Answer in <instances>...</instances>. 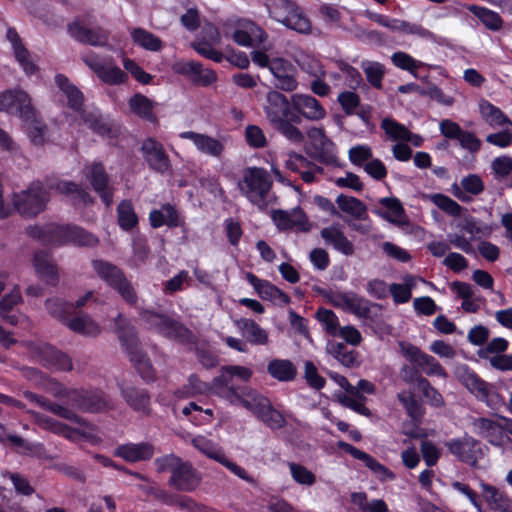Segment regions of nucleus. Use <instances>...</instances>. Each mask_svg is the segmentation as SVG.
Masks as SVG:
<instances>
[{
	"mask_svg": "<svg viewBox=\"0 0 512 512\" xmlns=\"http://www.w3.org/2000/svg\"><path fill=\"white\" fill-rule=\"evenodd\" d=\"M480 113L485 122L492 127L504 125L512 127V120L499 107L487 100L480 103Z\"/></svg>",
	"mask_w": 512,
	"mask_h": 512,
	"instance_id": "58836bf2",
	"label": "nucleus"
},
{
	"mask_svg": "<svg viewBox=\"0 0 512 512\" xmlns=\"http://www.w3.org/2000/svg\"><path fill=\"white\" fill-rule=\"evenodd\" d=\"M45 306L50 315L63 324L66 323L73 310L72 303L66 302L60 298L47 299L45 301Z\"/></svg>",
	"mask_w": 512,
	"mask_h": 512,
	"instance_id": "603ef678",
	"label": "nucleus"
},
{
	"mask_svg": "<svg viewBox=\"0 0 512 512\" xmlns=\"http://www.w3.org/2000/svg\"><path fill=\"white\" fill-rule=\"evenodd\" d=\"M179 137L192 141L201 153L212 157L219 158L224 151V145L220 140L206 134L184 131L179 134Z\"/></svg>",
	"mask_w": 512,
	"mask_h": 512,
	"instance_id": "cd10ccee",
	"label": "nucleus"
},
{
	"mask_svg": "<svg viewBox=\"0 0 512 512\" xmlns=\"http://www.w3.org/2000/svg\"><path fill=\"white\" fill-rule=\"evenodd\" d=\"M118 224H138V216L136 215L131 200H122L117 206Z\"/></svg>",
	"mask_w": 512,
	"mask_h": 512,
	"instance_id": "0e129e2a",
	"label": "nucleus"
},
{
	"mask_svg": "<svg viewBox=\"0 0 512 512\" xmlns=\"http://www.w3.org/2000/svg\"><path fill=\"white\" fill-rule=\"evenodd\" d=\"M120 394L126 404L136 412H140L145 416L150 415V394L145 389H141L132 385L118 384Z\"/></svg>",
	"mask_w": 512,
	"mask_h": 512,
	"instance_id": "393cba45",
	"label": "nucleus"
},
{
	"mask_svg": "<svg viewBox=\"0 0 512 512\" xmlns=\"http://www.w3.org/2000/svg\"><path fill=\"white\" fill-rule=\"evenodd\" d=\"M38 406L68 421L84 426H91L85 421V419H83L82 417L78 416L75 412H73L72 409L68 408L65 405L51 402L44 396H42Z\"/></svg>",
	"mask_w": 512,
	"mask_h": 512,
	"instance_id": "c03bdc74",
	"label": "nucleus"
},
{
	"mask_svg": "<svg viewBox=\"0 0 512 512\" xmlns=\"http://www.w3.org/2000/svg\"><path fill=\"white\" fill-rule=\"evenodd\" d=\"M114 405L112 399L101 391L88 392L86 400V411L88 412H102L105 410L113 409Z\"/></svg>",
	"mask_w": 512,
	"mask_h": 512,
	"instance_id": "864d4df0",
	"label": "nucleus"
},
{
	"mask_svg": "<svg viewBox=\"0 0 512 512\" xmlns=\"http://www.w3.org/2000/svg\"><path fill=\"white\" fill-rule=\"evenodd\" d=\"M272 181L264 168L250 167L243 176L240 189L246 197L258 206L266 205V198L271 189Z\"/></svg>",
	"mask_w": 512,
	"mask_h": 512,
	"instance_id": "9b49d317",
	"label": "nucleus"
},
{
	"mask_svg": "<svg viewBox=\"0 0 512 512\" xmlns=\"http://www.w3.org/2000/svg\"><path fill=\"white\" fill-rule=\"evenodd\" d=\"M292 478L299 484L311 486L315 483V475L305 466L294 462L289 463Z\"/></svg>",
	"mask_w": 512,
	"mask_h": 512,
	"instance_id": "69168bd1",
	"label": "nucleus"
},
{
	"mask_svg": "<svg viewBox=\"0 0 512 512\" xmlns=\"http://www.w3.org/2000/svg\"><path fill=\"white\" fill-rule=\"evenodd\" d=\"M460 184L463 191L459 187L455 186L454 195L463 202L470 199L464 192L476 196L481 194L485 188L482 178L477 174H469L463 177Z\"/></svg>",
	"mask_w": 512,
	"mask_h": 512,
	"instance_id": "a19ab883",
	"label": "nucleus"
},
{
	"mask_svg": "<svg viewBox=\"0 0 512 512\" xmlns=\"http://www.w3.org/2000/svg\"><path fill=\"white\" fill-rule=\"evenodd\" d=\"M96 75L106 84L120 85L126 82L127 74L118 66H98Z\"/></svg>",
	"mask_w": 512,
	"mask_h": 512,
	"instance_id": "5fc2aeb1",
	"label": "nucleus"
},
{
	"mask_svg": "<svg viewBox=\"0 0 512 512\" xmlns=\"http://www.w3.org/2000/svg\"><path fill=\"white\" fill-rule=\"evenodd\" d=\"M114 325L120 343L130 355V360L138 369L141 377L144 379L151 378L152 366L146 353L141 349V343L134 325L121 313L114 319Z\"/></svg>",
	"mask_w": 512,
	"mask_h": 512,
	"instance_id": "39448f33",
	"label": "nucleus"
},
{
	"mask_svg": "<svg viewBox=\"0 0 512 512\" xmlns=\"http://www.w3.org/2000/svg\"><path fill=\"white\" fill-rule=\"evenodd\" d=\"M92 266L97 275L115 290L127 304L136 305L138 301L137 292L123 270L104 260H94Z\"/></svg>",
	"mask_w": 512,
	"mask_h": 512,
	"instance_id": "6e6552de",
	"label": "nucleus"
},
{
	"mask_svg": "<svg viewBox=\"0 0 512 512\" xmlns=\"http://www.w3.org/2000/svg\"><path fill=\"white\" fill-rule=\"evenodd\" d=\"M124 68L141 84L148 85L153 76L147 73L135 60L126 58L123 61Z\"/></svg>",
	"mask_w": 512,
	"mask_h": 512,
	"instance_id": "774afa93",
	"label": "nucleus"
},
{
	"mask_svg": "<svg viewBox=\"0 0 512 512\" xmlns=\"http://www.w3.org/2000/svg\"><path fill=\"white\" fill-rule=\"evenodd\" d=\"M371 303L354 292H346L344 299V310H347L358 317L366 318L370 314Z\"/></svg>",
	"mask_w": 512,
	"mask_h": 512,
	"instance_id": "de8ad7c7",
	"label": "nucleus"
},
{
	"mask_svg": "<svg viewBox=\"0 0 512 512\" xmlns=\"http://www.w3.org/2000/svg\"><path fill=\"white\" fill-rule=\"evenodd\" d=\"M439 130L444 139L437 144V148L447 150L449 140L456 141L458 145L471 154L481 150L482 142L472 131L464 130L457 122L451 119H443L439 123Z\"/></svg>",
	"mask_w": 512,
	"mask_h": 512,
	"instance_id": "9d476101",
	"label": "nucleus"
},
{
	"mask_svg": "<svg viewBox=\"0 0 512 512\" xmlns=\"http://www.w3.org/2000/svg\"><path fill=\"white\" fill-rule=\"evenodd\" d=\"M446 445L460 461L471 466H475L478 459L484 455L480 442L472 437L453 440Z\"/></svg>",
	"mask_w": 512,
	"mask_h": 512,
	"instance_id": "aec40b11",
	"label": "nucleus"
},
{
	"mask_svg": "<svg viewBox=\"0 0 512 512\" xmlns=\"http://www.w3.org/2000/svg\"><path fill=\"white\" fill-rule=\"evenodd\" d=\"M321 237L327 244L332 245L336 250L349 256L354 253V246L343 232L339 231L335 226L326 227L321 231Z\"/></svg>",
	"mask_w": 512,
	"mask_h": 512,
	"instance_id": "4c0bfd02",
	"label": "nucleus"
},
{
	"mask_svg": "<svg viewBox=\"0 0 512 512\" xmlns=\"http://www.w3.org/2000/svg\"><path fill=\"white\" fill-rule=\"evenodd\" d=\"M67 31L75 41L91 46H105L109 39V33L105 29L100 26L87 28L78 17L67 25Z\"/></svg>",
	"mask_w": 512,
	"mask_h": 512,
	"instance_id": "f3484780",
	"label": "nucleus"
},
{
	"mask_svg": "<svg viewBox=\"0 0 512 512\" xmlns=\"http://www.w3.org/2000/svg\"><path fill=\"white\" fill-rule=\"evenodd\" d=\"M269 16L287 28L301 34L311 31V22L296 2L291 0H266Z\"/></svg>",
	"mask_w": 512,
	"mask_h": 512,
	"instance_id": "423d86ee",
	"label": "nucleus"
},
{
	"mask_svg": "<svg viewBox=\"0 0 512 512\" xmlns=\"http://www.w3.org/2000/svg\"><path fill=\"white\" fill-rule=\"evenodd\" d=\"M373 212L390 224H409L403 220L406 217L402 202L396 197L381 198L375 205Z\"/></svg>",
	"mask_w": 512,
	"mask_h": 512,
	"instance_id": "b1692460",
	"label": "nucleus"
},
{
	"mask_svg": "<svg viewBox=\"0 0 512 512\" xmlns=\"http://www.w3.org/2000/svg\"><path fill=\"white\" fill-rule=\"evenodd\" d=\"M318 321H320L328 334L335 336L338 334V318L332 310L319 308L315 314Z\"/></svg>",
	"mask_w": 512,
	"mask_h": 512,
	"instance_id": "e2e57ef3",
	"label": "nucleus"
},
{
	"mask_svg": "<svg viewBox=\"0 0 512 512\" xmlns=\"http://www.w3.org/2000/svg\"><path fill=\"white\" fill-rule=\"evenodd\" d=\"M327 351L346 367H352L356 362V352L349 350L344 343H330Z\"/></svg>",
	"mask_w": 512,
	"mask_h": 512,
	"instance_id": "4d7b16f0",
	"label": "nucleus"
},
{
	"mask_svg": "<svg viewBox=\"0 0 512 512\" xmlns=\"http://www.w3.org/2000/svg\"><path fill=\"white\" fill-rule=\"evenodd\" d=\"M49 200L50 193L40 181H33L25 190L13 195L15 210L26 219L35 218L42 213Z\"/></svg>",
	"mask_w": 512,
	"mask_h": 512,
	"instance_id": "0eeeda50",
	"label": "nucleus"
},
{
	"mask_svg": "<svg viewBox=\"0 0 512 512\" xmlns=\"http://www.w3.org/2000/svg\"><path fill=\"white\" fill-rule=\"evenodd\" d=\"M335 202L341 212L351 216L355 220L361 221L366 219L367 208L361 200L353 196L340 194Z\"/></svg>",
	"mask_w": 512,
	"mask_h": 512,
	"instance_id": "f704fd0d",
	"label": "nucleus"
},
{
	"mask_svg": "<svg viewBox=\"0 0 512 512\" xmlns=\"http://www.w3.org/2000/svg\"><path fill=\"white\" fill-rule=\"evenodd\" d=\"M201 482V476L191 462L182 461L173 475H170L168 485L179 492H192Z\"/></svg>",
	"mask_w": 512,
	"mask_h": 512,
	"instance_id": "a211bd4d",
	"label": "nucleus"
},
{
	"mask_svg": "<svg viewBox=\"0 0 512 512\" xmlns=\"http://www.w3.org/2000/svg\"><path fill=\"white\" fill-rule=\"evenodd\" d=\"M42 360L47 366L55 368L56 370L70 371L73 368L71 358L54 347L44 349L42 352Z\"/></svg>",
	"mask_w": 512,
	"mask_h": 512,
	"instance_id": "79ce46f5",
	"label": "nucleus"
},
{
	"mask_svg": "<svg viewBox=\"0 0 512 512\" xmlns=\"http://www.w3.org/2000/svg\"><path fill=\"white\" fill-rule=\"evenodd\" d=\"M292 98H288L277 90L269 91L266 95L264 111L266 117L275 131L294 144H301L305 137L297 127L301 118L293 113Z\"/></svg>",
	"mask_w": 512,
	"mask_h": 512,
	"instance_id": "f03ea898",
	"label": "nucleus"
},
{
	"mask_svg": "<svg viewBox=\"0 0 512 512\" xmlns=\"http://www.w3.org/2000/svg\"><path fill=\"white\" fill-rule=\"evenodd\" d=\"M139 315L149 328L155 329L167 338L183 343H194L196 341V337L191 330L167 314L142 310Z\"/></svg>",
	"mask_w": 512,
	"mask_h": 512,
	"instance_id": "1a4fd4ad",
	"label": "nucleus"
},
{
	"mask_svg": "<svg viewBox=\"0 0 512 512\" xmlns=\"http://www.w3.org/2000/svg\"><path fill=\"white\" fill-rule=\"evenodd\" d=\"M150 224H179L178 210L175 205L166 203L149 214Z\"/></svg>",
	"mask_w": 512,
	"mask_h": 512,
	"instance_id": "09e8293b",
	"label": "nucleus"
},
{
	"mask_svg": "<svg viewBox=\"0 0 512 512\" xmlns=\"http://www.w3.org/2000/svg\"><path fill=\"white\" fill-rule=\"evenodd\" d=\"M216 44L206 43L205 39H196L191 43V47L202 57L221 63L225 58L224 54L215 49Z\"/></svg>",
	"mask_w": 512,
	"mask_h": 512,
	"instance_id": "13d9d810",
	"label": "nucleus"
},
{
	"mask_svg": "<svg viewBox=\"0 0 512 512\" xmlns=\"http://www.w3.org/2000/svg\"><path fill=\"white\" fill-rule=\"evenodd\" d=\"M155 452L154 446L148 442L128 443L120 445L116 448L114 454L123 458L128 462L146 461L153 457Z\"/></svg>",
	"mask_w": 512,
	"mask_h": 512,
	"instance_id": "c756f323",
	"label": "nucleus"
},
{
	"mask_svg": "<svg viewBox=\"0 0 512 512\" xmlns=\"http://www.w3.org/2000/svg\"><path fill=\"white\" fill-rule=\"evenodd\" d=\"M171 69L173 73L186 77L195 86L208 87L217 81V73L213 69H203L200 62L191 60L175 61Z\"/></svg>",
	"mask_w": 512,
	"mask_h": 512,
	"instance_id": "ddd939ff",
	"label": "nucleus"
},
{
	"mask_svg": "<svg viewBox=\"0 0 512 512\" xmlns=\"http://www.w3.org/2000/svg\"><path fill=\"white\" fill-rule=\"evenodd\" d=\"M230 394L231 403L241 404L269 428L280 429L286 425L284 416L272 407L268 398L257 391L245 389L239 392L236 388H231Z\"/></svg>",
	"mask_w": 512,
	"mask_h": 512,
	"instance_id": "20e7f679",
	"label": "nucleus"
},
{
	"mask_svg": "<svg viewBox=\"0 0 512 512\" xmlns=\"http://www.w3.org/2000/svg\"><path fill=\"white\" fill-rule=\"evenodd\" d=\"M456 377L471 393L475 394L481 400H488L493 386L482 380L475 372L466 365L456 368Z\"/></svg>",
	"mask_w": 512,
	"mask_h": 512,
	"instance_id": "5701e85b",
	"label": "nucleus"
},
{
	"mask_svg": "<svg viewBox=\"0 0 512 512\" xmlns=\"http://www.w3.org/2000/svg\"><path fill=\"white\" fill-rule=\"evenodd\" d=\"M431 200L440 210L450 216H459L463 210L455 200L442 193L433 194Z\"/></svg>",
	"mask_w": 512,
	"mask_h": 512,
	"instance_id": "052dcab7",
	"label": "nucleus"
},
{
	"mask_svg": "<svg viewBox=\"0 0 512 512\" xmlns=\"http://www.w3.org/2000/svg\"><path fill=\"white\" fill-rule=\"evenodd\" d=\"M338 103L346 115H353L360 105V96L353 91H343L338 95Z\"/></svg>",
	"mask_w": 512,
	"mask_h": 512,
	"instance_id": "338daca9",
	"label": "nucleus"
},
{
	"mask_svg": "<svg viewBox=\"0 0 512 512\" xmlns=\"http://www.w3.org/2000/svg\"><path fill=\"white\" fill-rule=\"evenodd\" d=\"M270 216L276 224H310L306 213L300 206L291 210L272 209Z\"/></svg>",
	"mask_w": 512,
	"mask_h": 512,
	"instance_id": "ea45409f",
	"label": "nucleus"
},
{
	"mask_svg": "<svg viewBox=\"0 0 512 512\" xmlns=\"http://www.w3.org/2000/svg\"><path fill=\"white\" fill-rule=\"evenodd\" d=\"M479 436L488 440L495 446H501L503 442L504 421H494L485 417L475 418L472 422Z\"/></svg>",
	"mask_w": 512,
	"mask_h": 512,
	"instance_id": "c85d7f7f",
	"label": "nucleus"
},
{
	"mask_svg": "<svg viewBox=\"0 0 512 512\" xmlns=\"http://www.w3.org/2000/svg\"><path fill=\"white\" fill-rule=\"evenodd\" d=\"M237 327L242 331L243 336L248 342L254 345H266L268 343V333L262 329L254 320L239 319L236 322Z\"/></svg>",
	"mask_w": 512,
	"mask_h": 512,
	"instance_id": "e433bc0d",
	"label": "nucleus"
},
{
	"mask_svg": "<svg viewBox=\"0 0 512 512\" xmlns=\"http://www.w3.org/2000/svg\"><path fill=\"white\" fill-rule=\"evenodd\" d=\"M71 331L87 337H96L100 334V326L87 314L69 317L64 324Z\"/></svg>",
	"mask_w": 512,
	"mask_h": 512,
	"instance_id": "72a5a7b5",
	"label": "nucleus"
},
{
	"mask_svg": "<svg viewBox=\"0 0 512 512\" xmlns=\"http://www.w3.org/2000/svg\"><path fill=\"white\" fill-rule=\"evenodd\" d=\"M55 84L65 94L67 106L76 113L84 110V95L64 74H56Z\"/></svg>",
	"mask_w": 512,
	"mask_h": 512,
	"instance_id": "7c9ffc66",
	"label": "nucleus"
},
{
	"mask_svg": "<svg viewBox=\"0 0 512 512\" xmlns=\"http://www.w3.org/2000/svg\"><path fill=\"white\" fill-rule=\"evenodd\" d=\"M398 399L406 409L409 416L414 420H421L424 414V408L422 405L415 399V396L412 392H402L398 394Z\"/></svg>",
	"mask_w": 512,
	"mask_h": 512,
	"instance_id": "bf43d9fd",
	"label": "nucleus"
},
{
	"mask_svg": "<svg viewBox=\"0 0 512 512\" xmlns=\"http://www.w3.org/2000/svg\"><path fill=\"white\" fill-rule=\"evenodd\" d=\"M148 167L156 173L166 174L172 170V164L161 142L153 137L146 138L140 147Z\"/></svg>",
	"mask_w": 512,
	"mask_h": 512,
	"instance_id": "4468645a",
	"label": "nucleus"
},
{
	"mask_svg": "<svg viewBox=\"0 0 512 512\" xmlns=\"http://www.w3.org/2000/svg\"><path fill=\"white\" fill-rule=\"evenodd\" d=\"M468 11L477 17L490 30L498 31L503 25L501 16L486 7L471 4L467 7Z\"/></svg>",
	"mask_w": 512,
	"mask_h": 512,
	"instance_id": "a18cd8bd",
	"label": "nucleus"
},
{
	"mask_svg": "<svg viewBox=\"0 0 512 512\" xmlns=\"http://www.w3.org/2000/svg\"><path fill=\"white\" fill-rule=\"evenodd\" d=\"M27 234L43 244L95 246L98 238L80 226H29Z\"/></svg>",
	"mask_w": 512,
	"mask_h": 512,
	"instance_id": "7ed1b4c3",
	"label": "nucleus"
},
{
	"mask_svg": "<svg viewBox=\"0 0 512 512\" xmlns=\"http://www.w3.org/2000/svg\"><path fill=\"white\" fill-rule=\"evenodd\" d=\"M192 445L198 449L201 453L206 455L208 458L217 461L218 463L225 466L232 473L237 475L239 478L247 481L248 483L255 484V479L250 476L246 470L236 463L228 460L224 454V452L219 448L216 444H214L211 440L203 437L197 436L192 439Z\"/></svg>",
	"mask_w": 512,
	"mask_h": 512,
	"instance_id": "f8f14e48",
	"label": "nucleus"
},
{
	"mask_svg": "<svg viewBox=\"0 0 512 512\" xmlns=\"http://www.w3.org/2000/svg\"><path fill=\"white\" fill-rule=\"evenodd\" d=\"M270 72L274 77V86L277 89L292 92L298 87V81L295 77L296 69L294 65L283 58L272 59Z\"/></svg>",
	"mask_w": 512,
	"mask_h": 512,
	"instance_id": "6ab92c4d",
	"label": "nucleus"
},
{
	"mask_svg": "<svg viewBox=\"0 0 512 512\" xmlns=\"http://www.w3.org/2000/svg\"><path fill=\"white\" fill-rule=\"evenodd\" d=\"M482 495L489 506L499 512H512V501L495 486L482 483Z\"/></svg>",
	"mask_w": 512,
	"mask_h": 512,
	"instance_id": "473e14b6",
	"label": "nucleus"
},
{
	"mask_svg": "<svg viewBox=\"0 0 512 512\" xmlns=\"http://www.w3.org/2000/svg\"><path fill=\"white\" fill-rule=\"evenodd\" d=\"M247 281L263 300L275 301L279 288L267 280L259 279L251 272L246 273Z\"/></svg>",
	"mask_w": 512,
	"mask_h": 512,
	"instance_id": "8fccbe9b",
	"label": "nucleus"
},
{
	"mask_svg": "<svg viewBox=\"0 0 512 512\" xmlns=\"http://www.w3.org/2000/svg\"><path fill=\"white\" fill-rule=\"evenodd\" d=\"M367 82L375 89L381 90L385 75V66L376 61H365L362 63Z\"/></svg>",
	"mask_w": 512,
	"mask_h": 512,
	"instance_id": "3c124183",
	"label": "nucleus"
},
{
	"mask_svg": "<svg viewBox=\"0 0 512 512\" xmlns=\"http://www.w3.org/2000/svg\"><path fill=\"white\" fill-rule=\"evenodd\" d=\"M0 112L19 116L28 124L27 135L35 146L45 143L47 125L38 117L28 93L22 89H7L0 92Z\"/></svg>",
	"mask_w": 512,
	"mask_h": 512,
	"instance_id": "f257e3e1",
	"label": "nucleus"
},
{
	"mask_svg": "<svg viewBox=\"0 0 512 512\" xmlns=\"http://www.w3.org/2000/svg\"><path fill=\"white\" fill-rule=\"evenodd\" d=\"M404 355L412 362L417 364L428 375H438L446 377L445 369L436 361L433 356L425 354L418 347L411 344H400Z\"/></svg>",
	"mask_w": 512,
	"mask_h": 512,
	"instance_id": "4be33fe9",
	"label": "nucleus"
},
{
	"mask_svg": "<svg viewBox=\"0 0 512 512\" xmlns=\"http://www.w3.org/2000/svg\"><path fill=\"white\" fill-rule=\"evenodd\" d=\"M33 266L40 280L51 286H56L58 284V269L52 256L48 252H35L33 257Z\"/></svg>",
	"mask_w": 512,
	"mask_h": 512,
	"instance_id": "a878e982",
	"label": "nucleus"
},
{
	"mask_svg": "<svg viewBox=\"0 0 512 512\" xmlns=\"http://www.w3.org/2000/svg\"><path fill=\"white\" fill-rule=\"evenodd\" d=\"M268 373L279 381H291L297 374L295 365L286 359H274L268 363Z\"/></svg>",
	"mask_w": 512,
	"mask_h": 512,
	"instance_id": "37998d69",
	"label": "nucleus"
},
{
	"mask_svg": "<svg viewBox=\"0 0 512 512\" xmlns=\"http://www.w3.org/2000/svg\"><path fill=\"white\" fill-rule=\"evenodd\" d=\"M83 123L100 137L115 139L118 137L119 132L114 126L106 121L98 110H82L79 113Z\"/></svg>",
	"mask_w": 512,
	"mask_h": 512,
	"instance_id": "bb28decb",
	"label": "nucleus"
},
{
	"mask_svg": "<svg viewBox=\"0 0 512 512\" xmlns=\"http://www.w3.org/2000/svg\"><path fill=\"white\" fill-rule=\"evenodd\" d=\"M381 128L393 140L410 141L412 133L401 123L392 118H384Z\"/></svg>",
	"mask_w": 512,
	"mask_h": 512,
	"instance_id": "6e6d98bb",
	"label": "nucleus"
},
{
	"mask_svg": "<svg viewBox=\"0 0 512 512\" xmlns=\"http://www.w3.org/2000/svg\"><path fill=\"white\" fill-rule=\"evenodd\" d=\"M232 40L239 46L252 47L263 44L268 35L265 30L252 20L241 19L231 33Z\"/></svg>",
	"mask_w": 512,
	"mask_h": 512,
	"instance_id": "dca6fc26",
	"label": "nucleus"
},
{
	"mask_svg": "<svg viewBox=\"0 0 512 512\" xmlns=\"http://www.w3.org/2000/svg\"><path fill=\"white\" fill-rule=\"evenodd\" d=\"M293 113L299 118H306L310 121H318L326 116V110L322 104L313 96L306 94H293Z\"/></svg>",
	"mask_w": 512,
	"mask_h": 512,
	"instance_id": "412c9836",
	"label": "nucleus"
},
{
	"mask_svg": "<svg viewBox=\"0 0 512 512\" xmlns=\"http://www.w3.org/2000/svg\"><path fill=\"white\" fill-rule=\"evenodd\" d=\"M128 105L132 113L150 123H157L158 119L154 113V102L141 93H135L130 97Z\"/></svg>",
	"mask_w": 512,
	"mask_h": 512,
	"instance_id": "2f4dec72",
	"label": "nucleus"
},
{
	"mask_svg": "<svg viewBox=\"0 0 512 512\" xmlns=\"http://www.w3.org/2000/svg\"><path fill=\"white\" fill-rule=\"evenodd\" d=\"M464 229L470 234L469 240L458 234H449L448 239L451 244L468 254L474 252V249L470 243L471 240H476L478 238V234H481L482 236H489L492 231L489 226H464Z\"/></svg>",
	"mask_w": 512,
	"mask_h": 512,
	"instance_id": "c9c22d12",
	"label": "nucleus"
},
{
	"mask_svg": "<svg viewBox=\"0 0 512 512\" xmlns=\"http://www.w3.org/2000/svg\"><path fill=\"white\" fill-rule=\"evenodd\" d=\"M183 459L175 454H166L160 457H157L154 460V466L157 473H165L170 472L171 475L175 472L180 464H182Z\"/></svg>",
	"mask_w": 512,
	"mask_h": 512,
	"instance_id": "680f3d73",
	"label": "nucleus"
},
{
	"mask_svg": "<svg viewBox=\"0 0 512 512\" xmlns=\"http://www.w3.org/2000/svg\"><path fill=\"white\" fill-rule=\"evenodd\" d=\"M84 171L93 190L106 206H110L113 202V191L109 186L110 176L104 164L101 161H93Z\"/></svg>",
	"mask_w": 512,
	"mask_h": 512,
	"instance_id": "2eb2a0df",
	"label": "nucleus"
},
{
	"mask_svg": "<svg viewBox=\"0 0 512 512\" xmlns=\"http://www.w3.org/2000/svg\"><path fill=\"white\" fill-rule=\"evenodd\" d=\"M131 38L135 45L148 51L157 52L163 47V42L159 37L140 27L133 29Z\"/></svg>",
	"mask_w": 512,
	"mask_h": 512,
	"instance_id": "49530a36",
	"label": "nucleus"
}]
</instances>
